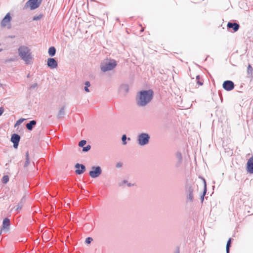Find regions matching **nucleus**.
Listing matches in <instances>:
<instances>
[{"label": "nucleus", "instance_id": "nucleus-1", "mask_svg": "<svg viewBox=\"0 0 253 253\" xmlns=\"http://www.w3.org/2000/svg\"><path fill=\"white\" fill-rule=\"evenodd\" d=\"M153 92L152 90H142L139 92L136 98V103L138 106H145L152 99Z\"/></svg>", "mask_w": 253, "mask_h": 253}, {"label": "nucleus", "instance_id": "nucleus-2", "mask_svg": "<svg viewBox=\"0 0 253 253\" xmlns=\"http://www.w3.org/2000/svg\"><path fill=\"white\" fill-rule=\"evenodd\" d=\"M19 56L24 60L26 64H29L32 58L30 49L27 46H20L18 49Z\"/></svg>", "mask_w": 253, "mask_h": 253}, {"label": "nucleus", "instance_id": "nucleus-3", "mask_svg": "<svg viewBox=\"0 0 253 253\" xmlns=\"http://www.w3.org/2000/svg\"><path fill=\"white\" fill-rule=\"evenodd\" d=\"M117 65V62L115 60L107 59L101 63L100 68L102 72H106L114 69Z\"/></svg>", "mask_w": 253, "mask_h": 253}, {"label": "nucleus", "instance_id": "nucleus-4", "mask_svg": "<svg viewBox=\"0 0 253 253\" xmlns=\"http://www.w3.org/2000/svg\"><path fill=\"white\" fill-rule=\"evenodd\" d=\"M150 136L147 133H141L138 135L137 142L140 146H145L149 142Z\"/></svg>", "mask_w": 253, "mask_h": 253}, {"label": "nucleus", "instance_id": "nucleus-5", "mask_svg": "<svg viewBox=\"0 0 253 253\" xmlns=\"http://www.w3.org/2000/svg\"><path fill=\"white\" fill-rule=\"evenodd\" d=\"M102 173V169L99 166H93L89 172V176L92 178L98 177Z\"/></svg>", "mask_w": 253, "mask_h": 253}, {"label": "nucleus", "instance_id": "nucleus-6", "mask_svg": "<svg viewBox=\"0 0 253 253\" xmlns=\"http://www.w3.org/2000/svg\"><path fill=\"white\" fill-rule=\"evenodd\" d=\"M11 17L9 13H7L5 17L2 19L1 22V26L2 27H5L7 26H9L8 28L10 27V21Z\"/></svg>", "mask_w": 253, "mask_h": 253}, {"label": "nucleus", "instance_id": "nucleus-7", "mask_svg": "<svg viewBox=\"0 0 253 253\" xmlns=\"http://www.w3.org/2000/svg\"><path fill=\"white\" fill-rule=\"evenodd\" d=\"M41 3V1L39 0H29L26 4L29 5L31 10H34L39 7Z\"/></svg>", "mask_w": 253, "mask_h": 253}, {"label": "nucleus", "instance_id": "nucleus-8", "mask_svg": "<svg viewBox=\"0 0 253 253\" xmlns=\"http://www.w3.org/2000/svg\"><path fill=\"white\" fill-rule=\"evenodd\" d=\"M222 86L225 90L230 91L234 88V84L231 81H225L223 82Z\"/></svg>", "mask_w": 253, "mask_h": 253}, {"label": "nucleus", "instance_id": "nucleus-9", "mask_svg": "<svg viewBox=\"0 0 253 253\" xmlns=\"http://www.w3.org/2000/svg\"><path fill=\"white\" fill-rule=\"evenodd\" d=\"M20 139V136L17 134L14 133L11 135V141L13 143L14 148L17 149L18 148Z\"/></svg>", "mask_w": 253, "mask_h": 253}, {"label": "nucleus", "instance_id": "nucleus-10", "mask_svg": "<svg viewBox=\"0 0 253 253\" xmlns=\"http://www.w3.org/2000/svg\"><path fill=\"white\" fill-rule=\"evenodd\" d=\"M175 157L177 161L175 163V167L176 168H179L181 167L183 161V158L181 153L180 152H177L175 153Z\"/></svg>", "mask_w": 253, "mask_h": 253}, {"label": "nucleus", "instance_id": "nucleus-11", "mask_svg": "<svg viewBox=\"0 0 253 253\" xmlns=\"http://www.w3.org/2000/svg\"><path fill=\"white\" fill-rule=\"evenodd\" d=\"M193 191L194 188L192 186H189L187 187V192L188 193L187 199L191 202L193 201Z\"/></svg>", "mask_w": 253, "mask_h": 253}, {"label": "nucleus", "instance_id": "nucleus-12", "mask_svg": "<svg viewBox=\"0 0 253 253\" xmlns=\"http://www.w3.org/2000/svg\"><path fill=\"white\" fill-rule=\"evenodd\" d=\"M47 65L50 69L56 68L58 66L56 60L52 58H49L47 59Z\"/></svg>", "mask_w": 253, "mask_h": 253}, {"label": "nucleus", "instance_id": "nucleus-13", "mask_svg": "<svg viewBox=\"0 0 253 253\" xmlns=\"http://www.w3.org/2000/svg\"><path fill=\"white\" fill-rule=\"evenodd\" d=\"M75 168L77 169L75 172L77 174H82L85 170V167L83 164H77L75 165Z\"/></svg>", "mask_w": 253, "mask_h": 253}, {"label": "nucleus", "instance_id": "nucleus-14", "mask_svg": "<svg viewBox=\"0 0 253 253\" xmlns=\"http://www.w3.org/2000/svg\"><path fill=\"white\" fill-rule=\"evenodd\" d=\"M247 170L250 173H253V157L250 158L247 162Z\"/></svg>", "mask_w": 253, "mask_h": 253}, {"label": "nucleus", "instance_id": "nucleus-15", "mask_svg": "<svg viewBox=\"0 0 253 253\" xmlns=\"http://www.w3.org/2000/svg\"><path fill=\"white\" fill-rule=\"evenodd\" d=\"M227 27L228 29L232 28L234 32H235L239 30L240 25L237 23L228 22Z\"/></svg>", "mask_w": 253, "mask_h": 253}, {"label": "nucleus", "instance_id": "nucleus-16", "mask_svg": "<svg viewBox=\"0 0 253 253\" xmlns=\"http://www.w3.org/2000/svg\"><path fill=\"white\" fill-rule=\"evenodd\" d=\"M10 226V220L7 218H5L2 222V230H8Z\"/></svg>", "mask_w": 253, "mask_h": 253}, {"label": "nucleus", "instance_id": "nucleus-17", "mask_svg": "<svg viewBox=\"0 0 253 253\" xmlns=\"http://www.w3.org/2000/svg\"><path fill=\"white\" fill-rule=\"evenodd\" d=\"M128 85L126 84H122L119 89V92L124 94H126V93H127L128 91Z\"/></svg>", "mask_w": 253, "mask_h": 253}, {"label": "nucleus", "instance_id": "nucleus-18", "mask_svg": "<svg viewBox=\"0 0 253 253\" xmlns=\"http://www.w3.org/2000/svg\"><path fill=\"white\" fill-rule=\"evenodd\" d=\"M36 121L35 120L31 121L29 123H27L26 125V128L29 130H32L34 126L36 125Z\"/></svg>", "mask_w": 253, "mask_h": 253}, {"label": "nucleus", "instance_id": "nucleus-19", "mask_svg": "<svg viewBox=\"0 0 253 253\" xmlns=\"http://www.w3.org/2000/svg\"><path fill=\"white\" fill-rule=\"evenodd\" d=\"M65 115V106L62 107L60 110L57 115V118L58 119L62 118Z\"/></svg>", "mask_w": 253, "mask_h": 253}, {"label": "nucleus", "instance_id": "nucleus-20", "mask_svg": "<svg viewBox=\"0 0 253 253\" xmlns=\"http://www.w3.org/2000/svg\"><path fill=\"white\" fill-rule=\"evenodd\" d=\"M56 53V49L54 46H51L48 49V54L50 56H53Z\"/></svg>", "mask_w": 253, "mask_h": 253}, {"label": "nucleus", "instance_id": "nucleus-21", "mask_svg": "<svg viewBox=\"0 0 253 253\" xmlns=\"http://www.w3.org/2000/svg\"><path fill=\"white\" fill-rule=\"evenodd\" d=\"M26 161L25 162V164H24V167H27L29 163H30V161H29V152L27 151L26 153Z\"/></svg>", "mask_w": 253, "mask_h": 253}, {"label": "nucleus", "instance_id": "nucleus-22", "mask_svg": "<svg viewBox=\"0 0 253 253\" xmlns=\"http://www.w3.org/2000/svg\"><path fill=\"white\" fill-rule=\"evenodd\" d=\"M84 85H85V86L84 87V90L87 92H89L90 91L88 89V87H89L90 86V82L88 81H86L84 83Z\"/></svg>", "mask_w": 253, "mask_h": 253}, {"label": "nucleus", "instance_id": "nucleus-23", "mask_svg": "<svg viewBox=\"0 0 253 253\" xmlns=\"http://www.w3.org/2000/svg\"><path fill=\"white\" fill-rule=\"evenodd\" d=\"M231 239H229L227 243L226 247V253H229L230 248L231 246Z\"/></svg>", "mask_w": 253, "mask_h": 253}, {"label": "nucleus", "instance_id": "nucleus-24", "mask_svg": "<svg viewBox=\"0 0 253 253\" xmlns=\"http://www.w3.org/2000/svg\"><path fill=\"white\" fill-rule=\"evenodd\" d=\"M197 84L199 85H202L203 84V80L201 79L200 76L198 75L196 76Z\"/></svg>", "mask_w": 253, "mask_h": 253}, {"label": "nucleus", "instance_id": "nucleus-25", "mask_svg": "<svg viewBox=\"0 0 253 253\" xmlns=\"http://www.w3.org/2000/svg\"><path fill=\"white\" fill-rule=\"evenodd\" d=\"M126 139H127V137H126V134L123 135V136L122 137V140L123 145L126 144ZM127 140H130V138L129 137H128V138H127Z\"/></svg>", "mask_w": 253, "mask_h": 253}, {"label": "nucleus", "instance_id": "nucleus-26", "mask_svg": "<svg viewBox=\"0 0 253 253\" xmlns=\"http://www.w3.org/2000/svg\"><path fill=\"white\" fill-rule=\"evenodd\" d=\"M204 183H205V188H204V192L202 194V195L201 196V202H203V201H204V196L207 192V188H206V181L205 180H204Z\"/></svg>", "mask_w": 253, "mask_h": 253}, {"label": "nucleus", "instance_id": "nucleus-27", "mask_svg": "<svg viewBox=\"0 0 253 253\" xmlns=\"http://www.w3.org/2000/svg\"><path fill=\"white\" fill-rule=\"evenodd\" d=\"M23 206L22 203H19L17 205L13 208L15 209V211H17L19 210H21Z\"/></svg>", "mask_w": 253, "mask_h": 253}, {"label": "nucleus", "instance_id": "nucleus-28", "mask_svg": "<svg viewBox=\"0 0 253 253\" xmlns=\"http://www.w3.org/2000/svg\"><path fill=\"white\" fill-rule=\"evenodd\" d=\"M253 69L252 67L251 66V65L250 64H249L248 65V70H247V72H248V75H250V74L252 75L253 73Z\"/></svg>", "mask_w": 253, "mask_h": 253}, {"label": "nucleus", "instance_id": "nucleus-29", "mask_svg": "<svg viewBox=\"0 0 253 253\" xmlns=\"http://www.w3.org/2000/svg\"><path fill=\"white\" fill-rule=\"evenodd\" d=\"M9 180V177L8 175H4L2 177L3 183H6Z\"/></svg>", "mask_w": 253, "mask_h": 253}, {"label": "nucleus", "instance_id": "nucleus-30", "mask_svg": "<svg viewBox=\"0 0 253 253\" xmlns=\"http://www.w3.org/2000/svg\"><path fill=\"white\" fill-rule=\"evenodd\" d=\"M86 143V141L85 140H82L81 141H80L79 143V146L81 147H83L84 145H85Z\"/></svg>", "mask_w": 253, "mask_h": 253}, {"label": "nucleus", "instance_id": "nucleus-31", "mask_svg": "<svg viewBox=\"0 0 253 253\" xmlns=\"http://www.w3.org/2000/svg\"><path fill=\"white\" fill-rule=\"evenodd\" d=\"M90 148H91L90 145H87L85 147H83V152H87L90 149Z\"/></svg>", "mask_w": 253, "mask_h": 253}, {"label": "nucleus", "instance_id": "nucleus-32", "mask_svg": "<svg viewBox=\"0 0 253 253\" xmlns=\"http://www.w3.org/2000/svg\"><path fill=\"white\" fill-rule=\"evenodd\" d=\"M42 17V15H41V14L37 15V16H35L33 17V20L34 21H37V20L41 19Z\"/></svg>", "mask_w": 253, "mask_h": 253}, {"label": "nucleus", "instance_id": "nucleus-33", "mask_svg": "<svg viewBox=\"0 0 253 253\" xmlns=\"http://www.w3.org/2000/svg\"><path fill=\"white\" fill-rule=\"evenodd\" d=\"M92 240L93 239L92 238L88 237L85 239V243L86 244H90Z\"/></svg>", "mask_w": 253, "mask_h": 253}, {"label": "nucleus", "instance_id": "nucleus-34", "mask_svg": "<svg viewBox=\"0 0 253 253\" xmlns=\"http://www.w3.org/2000/svg\"><path fill=\"white\" fill-rule=\"evenodd\" d=\"M23 121H24L23 119H20L19 120H18L17 121V122L16 123V124L15 125V126H16L17 125H18L20 124H21Z\"/></svg>", "mask_w": 253, "mask_h": 253}, {"label": "nucleus", "instance_id": "nucleus-35", "mask_svg": "<svg viewBox=\"0 0 253 253\" xmlns=\"http://www.w3.org/2000/svg\"><path fill=\"white\" fill-rule=\"evenodd\" d=\"M38 85V84L37 83H35L34 84H33L31 86V88H36Z\"/></svg>", "mask_w": 253, "mask_h": 253}, {"label": "nucleus", "instance_id": "nucleus-36", "mask_svg": "<svg viewBox=\"0 0 253 253\" xmlns=\"http://www.w3.org/2000/svg\"><path fill=\"white\" fill-rule=\"evenodd\" d=\"M127 183V181L126 180H124L122 181V183L120 184V186H123L124 184Z\"/></svg>", "mask_w": 253, "mask_h": 253}, {"label": "nucleus", "instance_id": "nucleus-37", "mask_svg": "<svg viewBox=\"0 0 253 253\" xmlns=\"http://www.w3.org/2000/svg\"><path fill=\"white\" fill-rule=\"evenodd\" d=\"M4 109L3 107H0V116L3 113Z\"/></svg>", "mask_w": 253, "mask_h": 253}, {"label": "nucleus", "instance_id": "nucleus-38", "mask_svg": "<svg viewBox=\"0 0 253 253\" xmlns=\"http://www.w3.org/2000/svg\"><path fill=\"white\" fill-rule=\"evenodd\" d=\"M122 166V164L120 163H118L116 165V167L117 168H120Z\"/></svg>", "mask_w": 253, "mask_h": 253}, {"label": "nucleus", "instance_id": "nucleus-39", "mask_svg": "<svg viewBox=\"0 0 253 253\" xmlns=\"http://www.w3.org/2000/svg\"><path fill=\"white\" fill-rule=\"evenodd\" d=\"M127 184L128 187H130L132 185V184L130 183H128L127 182Z\"/></svg>", "mask_w": 253, "mask_h": 253}, {"label": "nucleus", "instance_id": "nucleus-40", "mask_svg": "<svg viewBox=\"0 0 253 253\" xmlns=\"http://www.w3.org/2000/svg\"><path fill=\"white\" fill-rule=\"evenodd\" d=\"M30 74H28L27 75V78H30Z\"/></svg>", "mask_w": 253, "mask_h": 253}, {"label": "nucleus", "instance_id": "nucleus-41", "mask_svg": "<svg viewBox=\"0 0 253 253\" xmlns=\"http://www.w3.org/2000/svg\"><path fill=\"white\" fill-rule=\"evenodd\" d=\"M174 253H179V251L177 250Z\"/></svg>", "mask_w": 253, "mask_h": 253}, {"label": "nucleus", "instance_id": "nucleus-42", "mask_svg": "<svg viewBox=\"0 0 253 253\" xmlns=\"http://www.w3.org/2000/svg\"><path fill=\"white\" fill-rule=\"evenodd\" d=\"M2 51V49H0V52Z\"/></svg>", "mask_w": 253, "mask_h": 253}, {"label": "nucleus", "instance_id": "nucleus-43", "mask_svg": "<svg viewBox=\"0 0 253 253\" xmlns=\"http://www.w3.org/2000/svg\"><path fill=\"white\" fill-rule=\"evenodd\" d=\"M0 86H2V84H1L0 83Z\"/></svg>", "mask_w": 253, "mask_h": 253}]
</instances>
